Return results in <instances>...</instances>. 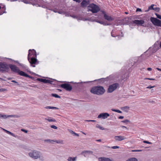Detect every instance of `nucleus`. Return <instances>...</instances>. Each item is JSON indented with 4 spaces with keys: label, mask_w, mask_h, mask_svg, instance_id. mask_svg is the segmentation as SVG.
<instances>
[{
    "label": "nucleus",
    "mask_w": 161,
    "mask_h": 161,
    "mask_svg": "<svg viewBox=\"0 0 161 161\" xmlns=\"http://www.w3.org/2000/svg\"><path fill=\"white\" fill-rule=\"evenodd\" d=\"M36 53L34 49H30L29 50V54L28 56V59L31 65L33 67H35V64L37 62L36 58Z\"/></svg>",
    "instance_id": "nucleus-1"
},
{
    "label": "nucleus",
    "mask_w": 161,
    "mask_h": 161,
    "mask_svg": "<svg viewBox=\"0 0 161 161\" xmlns=\"http://www.w3.org/2000/svg\"><path fill=\"white\" fill-rule=\"evenodd\" d=\"M105 92L103 87L99 86L93 87L91 90L92 93L99 95H103Z\"/></svg>",
    "instance_id": "nucleus-2"
},
{
    "label": "nucleus",
    "mask_w": 161,
    "mask_h": 161,
    "mask_svg": "<svg viewBox=\"0 0 161 161\" xmlns=\"http://www.w3.org/2000/svg\"><path fill=\"white\" fill-rule=\"evenodd\" d=\"M87 8L88 12L91 11L93 13H97L100 10L99 7L93 3L89 4Z\"/></svg>",
    "instance_id": "nucleus-3"
},
{
    "label": "nucleus",
    "mask_w": 161,
    "mask_h": 161,
    "mask_svg": "<svg viewBox=\"0 0 161 161\" xmlns=\"http://www.w3.org/2000/svg\"><path fill=\"white\" fill-rule=\"evenodd\" d=\"M29 156L34 159L39 158L41 160H43V158L41 156V153L39 151L34 150L29 153Z\"/></svg>",
    "instance_id": "nucleus-4"
},
{
    "label": "nucleus",
    "mask_w": 161,
    "mask_h": 161,
    "mask_svg": "<svg viewBox=\"0 0 161 161\" xmlns=\"http://www.w3.org/2000/svg\"><path fill=\"white\" fill-rule=\"evenodd\" d=\"M9 69V66L5 63H0V72L1 73L7 72Z\"/></svg>",
    "instance_id": "nucleus-5"
},
{
    "label": "nucleus",
    "mask_w": 161,
    "mask_h": 161,
    "mask_svg": "<svg viewBox=\"0 0 161 161\" xmlns=\"http://www.w3.org/2000/svg\"><path fill=\"white\" fill-rule=\"evenodd\" d=\"M119 84L118 83H115L109 85L108 86L107 92L108 93H111L115 90L119 86Z\"/></svg>",
    "instance_id": "nucleus-6"
},
{
    "label": "nucleus",
    "mask_w": 161,
    "mask_h": 161,
    "mask_svg": "<svg viewBox=\"0 0 161 161\" xmlns=\"http://www.w3.org/2000/svg\"><path fill=\"white\" fill-rule=\"evenodd\" d=\"M150 20L152 23L155 26L161 27V21L156 18L152 17Z\"/></svg>",
    "instance_id": "nucleus-7"
},
{
    "label": "nucleus",
    "mask_w": 161,
    "mask_h": 161,
    "mask_svg": "<svg viewBox=\"0 0 161 161\" xmlns=\"http://www.w3.org/2000/svg\"><path fill=\"white\" fill-rule=\"evenodd\" d=\"M60 87L65 89L67 91H70L72 89V87L69 84L64 83L60 85Z\"/></svg>",
    "instance_id": "nucleus-8"
},
{
    "label": "nucleus",
    "mask_w": 161,
    "mask_h": 161,
    "mask_svg": "<svg viewBox=\"0 0 161 161\" xmlns=\"http://www.w3.org/2000/svg\"><path fill=\"white\" fill-rule=\"evenodd\" d=\"M109 115V114L107 113H103L100 114L98 115L97 118L104 119L107 118Z\"/></svg>",
    "instance_id": "nucleus-9"
},
{
    "label": "nucleus",
    "mask_w": 161,
    "mask_h": 161,
    "mask_svg": "<svg viewBox=\"0 0 161 161\" xmlns=\"http://www.w3.org/2000/svg\"><path fill=\"white\" fill-rule=\"evenodd\" d=\"M102 12L104 14V19L108 21H111L114 20V19L111 16L107 14L104 11H102Z\"/></svg>",
    "instance_id": "nucleus-10"
},
{
    "label": "nucleus",
    "mask_w": 161,
    "mask_h": 161,
    "mask_svg": "<svg viewBox=\"0 0 161 161\" xmlns=\"http://www.w3.org/2000/svg\"><path fill=\"white\" fill-rule=\"evenodd\" d=\"M9 66L12 71L14 73H18L20 70L15 65L10 64L9 65Z\"/></svg>",
    "instance_id": "nucleus-11"
},
{
    "label": "nucleus",
    "mask_w": 161,
    "mask_h": 161,
    "mask_svg": "<svg viewBox=\"0 0 161 161\" xmlns=\"http://www.w3.org/2000/svg\"><path fill=\"white\" fill-rule=\"evenodd\" d=\"M89 0H83L81 3V6L83 8H85L89 4Z\"/></svg>",
    "instance_id": "nucleus-12"
},
{
    "label": "nucleus",
    "mask_w": 161,
    "mask_h": 161,
    "mask_svg": "<svg viewBox=\"0 0 161 161\" xmlns=\"http://www.w3.org/2000/svg\"><path fill=\"white\" fill-rule=\"evenodd\" d=\"M18 73L19 75L23 76L25 77H29L31 78H32V77L28 75L25 72L22 71H20V70H19Z\"/></svg>",
    "instance_id": "nucleus-13"
},
{
    "label": "nucleus",
    "mask_w": 161,
    "mask_h": 161,
    "mask_svg": "<svg viewBox=\"0 0 161 161\" xmlns=\"http://www.w3.org/2000/svg\"><path fill=\"white\" fill-rule=\"evenodd\" d=\"M133 23L138 25L143 26L142 25L144 24V21L142 20H135L133 21Z\"/></svg>",
    "instance_id": "nucleus-14"
},
{
    "label": "nucleus",
    "mask_w": 161,
    "mask_h": 161,
    "mask_svg": "<svg viewBox=\"0 0 161 161\" xmlns=\"http://www.w3.org/2000/svg\"><path fill=\"white\" fill-rule=\"evenodd\" d=\"M114 139L116 141H121L125 139V138L121 136H116L114 137Z\"/></svg>",
    "instance_id": "nucleus-15"
},
{
    "label": "nucleus",
    "mask_w": 161,
    "mask_h": 161,
    "mask_svg": "<svg viewBox=\"0 0 161 161\" xmlns=\"http://www.w3.org/2000/svg\"><path fill=\"white\" fill-rule=\"evenodd\" d=\"M93 152L91 151H88V150H84L82 151L81 153V154L84 155L85 157L86 156L85 154H84L85 153H86L87 154H92L93 153Z\"/></svg>",
    "instance_id": "nucleus-16"
},
{
    "label": "nucleus",
    "mask_w": 161,
    "mask_h": 161,
    "mask_svg": "<svg viewBox=\"0 0 161 161\" xmlns=\"http://www.w3.org/2000/svg\"><path fill=\"white\" fill-rule=\"evenodd\" d=\"M94 21L101 24L103 25H110V24L106 23L105 22L102 21L95 20Z\"/></svg>",
    "instance_id": "nucleus-17"
},
{
    "label": "nucleus",
    "mask_w": 161,
    "mask_h": 161,
    "mask_svg": "<svg viewBox=\"0 0 161 161\" xmlns=\"http://www.w3.org/2000/svg\"><path fill=\"white\" fill-rule=\"evenodd\" d=\"M99 161H112L109 158L105 157H101L99 158Z\"/></svg>",
    "instance_id": "nucleus-18"
},
{
    "label": "nucleus",
    "mask_w": 161,
    "mask_h": 161,
    "mask_svg": "<svg viewBox=\"0 0 161 161\" xmlns=\"http://www.w3.org/2000/svg\"><path fill=\"white\" fill-rule=\"evenodd\" d=\"M154 6L156 5L153 4H152L150 6L148 7V8L147 10H145V12H147L150 10H153L154 8L153 7V6Z\"/></svg>",
    "instance_id": "nucleus-19"
},
{
    "label": "nucleus",
    "mask_w": 161,
    "mask_h": 161,
    "mask_svg": "<svg viewBox=\"0 0 161 161\" xmlns=\"http://www.w3.org/2000/svg\"><path fill=\"white\" fill-rule=\"evenodd\" d=\"M3 130L5 132H6L7 134H9V135H11L12 136H14V137H16V136L14 134H13V133L11 132L8 131V130H5V129H3Z\"/></svg>",
    "instance_id": "nucleus-20"
},
{
    "label": "nucleus",
    "mask_w": 161,
    "mask_h": 161,
    "mask_svg": "<svg viewBox=\"0 0 161 161\" xmlns=\"http://www.w3.org/2000/svg\"><path fill=\"white\" fill-rule=\"evenodd\" d=\"M153 49L155 52H156L158 49V44L155 43L153 46Z\"/></svg>",
    "instance_id": "nucleus-21"
},
{
    "label": "nucleus",
    "mask_w": 161,
    "mask_h": 161,
    "mask_svg": "<svg viewBox=\"0 0 161 161\" xmlns=\"http://www.w3.org/2000/svg\"><path fill=\"white\" fill-rule=\"evenodd\" d=\"M21 66V67L24 69H25L26 70H27V66H26V65H25L23 64H20V63H18Z\"/></svg>",
    "instance_id": "nucleus-22"
},
{
    "label": "nucleus",
    "mask_w": 161,
    "mask_h": 161,
    "mask_svg": "<svg viewBox=\"0 0 161 161\" xmlns=\"http://www.w3.org/2000/svg\"><path fill=\"white\" fill-rule=\"evenodd\" d=\"M45 108H46L47 109H58V108H57L56 107H51V106H47L45 107Z\"/></svg>",
    "instance_id": "nucleus-23"
},
{
    "label": "nucleus",
    "mask_w": 161,
    "mask_h": 161,
    "mask_svg": "<svg viewBox=\"0 0 161 161\" xmlns=\"http://www.w3.org/2000/svg\"><path fill=\"white\" fill-rule=\"evenodd\" d=\"M70 133L71 134H72L74 136H79L78 134L75 133V132H74L73 131H72V130H70Z\"/></svg>",
    "instance_id": "nucleus-24"
},
{
    "label": "nucleus",
    "mask_w": 161,
    "mask_h": 161,
    "mask_svg": "<svg viewBox=\"0 0 161 161\" xmlns=\"http://www.w3.org/2000/svg\"><path fill=\"white\" fill-rule=\"evenodd\" d=\"M96 127L99 128V129H100V130H104L105 129L104 128H103V127L101 126L100 125L98 124H97L96 125Z\"/></svg>",
    "instance_id": "nucleus-25"
},
{
    "label": "nucleus",
    "mask_w": 161,
    "mask_h": 161,
    "mask_svg": "<svg viewBox=\"0 0 161 161\" xmlns=\"http://www.w3.org/2000/svg\"><path fill=\"white\" fill-rule=\"evenodd\" d=\"M126 161H138L137 159L135 158H131Z\"/></svg>",
    "instance_id": "nucleus-26"
},
{
    "label": "nucleus",
    "mask_w": 161,
    "mask_h": 161,
    "mask_svg": "<svg viewBox=\"0 0 161 161\" xmlns=\"http://www.w3.org/2000/svg\"><path fill=\"white\" fill-rule=\"evenodd\" d=\"M51 95L52 96L56 98H60L61 97L60 96H59L58 95L56 94H53L52 93L51 94Z\"/></svg>",
    "instance_id": "nucleus-27"
},
{
    "label": "nucleus",
    "mask_w": 161,
    "mask_h": 161,
    "mask_svg": "<svg viewBox=\"0 0 161 161\" xmlns=\"http://www.w3.org/2000/svg\"><path fill=\"white\" fill-rule=\"evenodd\" d=\"M49 122H55L56 121V120L54 119H51L50 118H49L47 119H46Z\"/></svg>",
    "instance_id": "nucleus-28"
},
{
    "label": "nucleus",
    "mask_w": 161,
    "mask_h": 161,
    "mask_svg": "<svg viewBox=\"0 0 161 161\" xmlns=\"http://www.w3.org/2000/svg\"><path fill=\"white\" fill-rule=\"evenodd\" d=\"M112 111H114V112H117V113H122V112L119 110H117V109H112Z\"/></svg>",
    "instance_id": "nucleus-29"
},
{
    "label": "nucleus",
    "mask_w": 161,
    "mask_h": 161,
    "mask_svg": "<svg viewBox=\"0 0 161 161\" xmlns=\"http://www.w3.org/2000/svg\"><path fill=\"white\" fill-rule=\"evenodd\" d=\"M8 116L9 117H14V118H18L19 116L15 115H8Z\"/></svg>",
    "instance_id": "nucleus-30"
},
{
    "label": "nucleus",
    "mask_w": 161,
    "mask_h": 161,
    "mask_svg": "<svg viewBox=\"0 0 161 161\" xmlns=\"http://www.w3.org/2000/svg\"><path fill=\"white\" fill-rule=\"evenodd\" d=\"M153 10L157 12H159L160 10V8L159 7L154 8Z\"/></svg>",
    "instance_id": "nucleus-31"
},
{
    "label": "nucleus",
    "mask_w": 161,
    "mask_h": 161,
    "mask_svg": "<svg viewBox=\"0 0 161 161\" xmlns=\"http://www.w3.org/2000/svg\"><path fill=\"white\" fill-rule=\"evenodd\" d=\"M155 14L157 18L159 19H161V15L157 13H155Z\"/></svg>",
    "instance_id": "nucleus-32"
},
{
    "label": "nucleus",
    "mask_w": 161,
    "mask_h": 161,
    "mask_svg": "<svg viewBox=\"0 0 161 161\" xmlns=\"http://www.w3.org/2000/svg\"><path fill=\"white\" fill-rule=\"evenodd\" d=\"M45 141L49 142L50 143H53V142H54V140L48 139V140H45Z\"/></svg>",
    "instance_id": "nucleus-33"
},
{
    "label": "nucleus",
    "mask_w": 161,
    "mask_h": 161,
    "mask_svg": "<svg viewBox=\"0 0 161 161\" xmlns=\"http://www.w3.org/2000/svg\"><path fill=\"white\" fill-rule=\"evenodd\" d=\"M8 117V115H2V118L4 119H6Z\"/></svg>",
    "instance_id": "nucleus-34"
},
{
    "label": "nucleus",
    "mask_w": 161,
    "mask_h": 161,
    "mask_svg": "<svg viewBox=\"0 0 161 161\" xmlns=\"http://www.w3.org/2000/svg\"><path fill=\"white\" fill-rule=\"evenodd\" d=\"M51 127L55 129H57V127L56 126L54 125H51Z\"/></svg>",
    "instance_id": "nucleus-35"
},
{
    "label": "nucleus",
    "mask_w": 161,
    "mask_h": 161,
    "mask_svg": "<svg viewBox=\"0 0 161 161\" xmlns=\"http://www.w3.org/2000/svg\"><path fill=\"white\" fill-rule=\"evenodd\" d=\"M130 122V121L128 119H126L122 121V122L125 123H127V122Z\"/></svg>",
    "instance_id": "nucleus-36"
},
{
    "label": "nucleus",
    "mask_w": 161,
    "mask_h": 161,
    "mask_svg": "<svg viewBox=\"0 0 161 161\" xmlns=\"http://www.w3.org/2000/svg\"><path fill=\"white\" fill-rule=\"evenodd\" d=\"M111 148L112 149H116V148H119V147L117 146H114L113 147H111Z\"/></svg>",
    "instance_id": "nucleus-37"
},
{
    "label": "nucleus",
    "mask_w": 161,
    "mask_h": 161,
    "mask_svg": "<svg viewBox=\"0 0 161 161\" xmlns=\"http://www.w3.org/2000/svg\"><path fill=\"white\" fill-rule=\"evenodd\" d=\"M155 86H151V85H150L148 86L147 87H146V88L151 89L152 88H154V87H155Z\"/></svg>",
    "instance_id": "nucleus-38"
},
{
    "label": "nucleus",
    "mask_w": 161,
    "mask_h": 161,
    "mask_svg": "<svg viewBox=\"0 0 161 161\" xmlns=\"http://www.w3.org/2000/svg\"><path fill=\"white\" fill-rule=\"evenodd\" d=\"M37 80H38V81H41V82H42L43 83L44 79L38 78V79H37Z\"/></svg>",
    "instance_id": "nucleus-39"
},
{
    "label": "nucleus",
    "mask_w": 161,
    "mask_h": 161,
    "mask_svg": "<svg viewBox=\"0 0 161 161\" xmlns=\"http://www.w3.org/2000/svg\"><path fill=\"white\" fill-rule=\"evenodd\" d=\"M129 107H128V106H125L124 107H123V108H122V109L123 110L124 109H126V108H127V109H129Z\"/></svg>",
    "instance_id": "nucleus-40"
},
{
    "label": "nucleus",
    "mask_w": 161,
    "mask_h": 161,
    "mask_svg": "<svg viewBox=\"0 0 161 161\" xmlns=\"http://www.w3.org/2000/svg\"><path fill=\"white\" fill-rule=\"evenodd\" d=\"M53 81H52L47 80V83L52 84Z\"/></svg>",
    "instance_id": "nucleus-41"
},
{
    "label": "nucleus",
    "mask_w": 161,
    "mask_h": 161,
    "mask_svg": "<svg viewBox=\"0 0 161 161\" xmlns=\"http://www.w3.org/2000/svg\"><path fill=\"white\" fill-rule=\"evenodd\" d=\"M54 142H56L58 143H61V141L60 140H55L54 141Z\"/></svg>",
    "instance_id": "nucleus-42"
},
{
    "label": "nucleus",
    "mask_w": 161,
    "mask_h": 161,
    "mask_svg": "<svg viewBox=\"0 0 161 161\" xmlns=\"http://www.w3.org/2000/svg\"><path fill=\"white\" fill-rule=\"evenodd\" d=\"M143 142L145 143H147V144H151V143L150 142H148L147 141H143Z\"/></svg>",
    "instance_id": "nucleus-43"
},
{
    "label": "nucleus",
    "mask_w": 161,
    "mask_h": 161,
    "mask_svg": "<svg viewBox=\"0 0 161 161\" xmlns=\"http://www.w3.org/2000/svg\"><path fill=\"white\" fill-rule=\"evenodd\" d=\"M67 160L69 161H72V158L71 157H69Z\"/></svg>",
    "instance_id": "nucleus-44"
},
{
    "label": "nucleus",
    "mask_w": 161,
    "mask_h": 161,
    "mask_svg": "<svg viewBox=\"0 0 161 161\" xmlns=\"http://www.w3.org/2000/svg\"><path fill=\"white\" fill-rule=\"evenodd\" d=\"M136 12H138V11L139 12H141V11H142V10H141V8H138L136 9Z\"/></svg>",
    "instance_id": "nucleus-45"
},
{
    "label": "nucleus",
    "mask_w": 161,
    "mask_h": 161,
    "mask_svg": "<svg viewBox=\"0 0 161 161\" xmlns=\"http://www.w3.org/2000/svg\"><path fill=\"white\" fill-rule=\"evenodd\" d=\"M86 121H87V122H95L96 120H86Z\"/></svg>",
    "instance_id": "nucleus-46"
},
{
    "label": "nucleus",
    "mask_w": 161,
    "mask_h": 161,
    "mask_svg": "<svg viewBox=\"0 0 161 161\" xmlns=\"http://www.w3.org/2000/svg\"><path fill=\"white\" fill-rule=\"evenodd\" d=\"M11 82H14V83H17V85H19V84L18 83V82H17L15 80H12L11 81Z\"/></svg>",
    "instance_id": "nucleus-47"
},
{
    "label": "nucleus",
    "mask_w": 161,
    "mask_h": 161,
    "mask_svg": "<svg viewBox=\"0 0 161 161\" xmlns=\"http://www.w3.org/2000/svg\"><path fill=\"white\" fill-rule=\"evenodd\" d=\"M6 89H5L4 88H1L0 89V92H3L4 91H5Z\"/></svg>",
    "instance_id": "nucleus-48"
},
{
    "label": "nucleus",
    "mask_w": 161,
    "mask_h": 161,
    "mask_svg": "<svg viewBox=\"0 0 161 161\" xmlns=\"http://www.w3.org/2000/svg\"><path fill=\"white\" fill-rule=\"evenodd\" d=\"M74 1H75L76 2L80 3L81 0H73Z\"/></svg>",
    "instance_id": "nucleus-49"
},
{
    "label": "nucleus",
    "mask_w": 161,
    "mask_h": 161,
    "mask_svg": "<svg viewBox=\"0 0 161 161\" xmlns=\"http://www.w3.org/2000/svg\"><path fill=\"white\" fill-rule=\"evenodd\" d=\"M23 2L25 3H28V2L26 0H23Z\"/></svg>",
    "instance_id": "nucleus-50"
},
{
    "label": "nucleus",
    "mask_w": 161,
    "mask_h": 161,
    "mask_svg": "<svg viewBox=\"0 0 161 161\" xmlns=\"http://www.w3.org/2000/svg\"><path fill=\"white\" fill-rule=\"evenodd\" d=\"M47 80L44 79V80L43 81V83H47Z\"/></svg>",
    "instance_id": "nucleus-51"
},
{
    "label": "nucleus",
    "mask_w": 161,
    "mask_h": 161,
    "mask_svg": "<svg viewBox=\"0 0 161 161\" xmlns=\"http://www.w3.org/2000/svg\"><path fill=\"white\" fill-rule=\"evenodd\" d=\"M22 131L25 132V133H27L28 132V131L27 130H26L24 129H22L21 130Z\"/></svg>",
    "instance_id": "nucleus-52"
},
{
    "label": "nucleus",
    "mask_w": 161,
    "mask_h": 161,
    "mask_svg": "<svg viewBox=\"0 0 161 161\" xmlns=\"http://www.w3.org/2000/svg\"><path fill=\"white\" fill-rule=\"evenodd\" d=\"M124 118V117L123 116H120L119 117V119H123V118Z\"/></svg>",
    "instance_id": "nucleus-53"
},
{
    "label": "nucleus",
    "mask_w": 161,
    "mask_h": 161,
    "mask_svg": "<svg viewBox=\"0 0 161 161\" xmlns=\"http://www.w3.org/2000/svg\"><path fill=\"white\" fill-rule=\"evenodd\" d=\"M76 157L72 158V161H75L76 160Z\"/></svg>",
    "instance_id": "nucleus-54"
},
{
    "label": "nucleus",
    "mask_w": 161,
    "mask_h": 161,
    "mask_svg": "<svg viewBox=\"0 0 161 161\" xmlns=\"http://www.w3.org/2000/svg\"><path fill=\"white\" fill-rule=\"evenodd\" d=\"M121 128H126V129H127V127L125 126H121Z\"/></svg>",
    "instance_id": "nucleus-55"
},
{
    "label": "nucleus",
    "mask_w": 161,
    "mask_h": 161,
    "mask_svg": "<svg viewBox=\"0 0 161 161\" xmlns=\"http://www.w3.org/2000/svg\"><path fill=\"white\" fill-rule=\"evenodd\" d=\"M147 70L148 71H151L152 70V68H148L147 69Z\"/></svg>",
    "instance_id": "nucleus-56"
},
{
    "label": "nucleus",
    "mask_w": 161,
    "mask_h": 161,
    "mask_svg": "<svg viewBox=\"0 0 161 161\" xmlns=\"http://www.w3.org/2000/svg\"><path fill=\"white\" fill-rule=\"evenodd\" d=\"M111 36H112V37H115V36L114 35H113V33H112V32H111Z\"/></svg>",
    "instance_id": "nucleus-57"
},
{
    "label": "nucleus",
    "mask_w": 161,
    "mask_h": 161,
    "mask_svg": "<svg viewBox=\"0 0 161 161\" xmlns=\"http://www.w3.org/2000/svg\"><path fill=\"white\" fill-rule=\"evenodd\" d=\"M96 141L97 142H101V139L97 140Z\"/></svg>",
    "instance_id": "nucleus-58"
},
{
    "label": "nucleus",
    "mask_w": 161,
    "mask_h": 161,
    "mask_svg": "<svg viewBox=\"0 0 161 161\" xmlns=\"http://www.w3.org/2000/svg\"><path fill=\"white\" fill-rule=\"evenodd\" d=\"M156 69L158 70H159V71H161V69H160L159 68H156Z\"/></svg>",
    "instance_id": "nucleus-59"
},
{
    "label": "nucleus",
    "mask_w": 161,
    "mask_h": 161,
    "mask_svg": "<svg viewBox=\"0 0 161 161\" xmlns=\"http://www.w3.org/2000/svg\"><path fill=\"white\" fill-rule=\"evenodd\" d=\"M141 151V150H136V151H136V152H140Z\"/></svg>",
    "instance_id": "nucleus-60"
},
{
    "label": "nucleus",
    "mask_w": 161,
    "mask_h": 161,
    "mask_svg": "<svg viewBox=\"0 0 161 161\" xmlns=\"http://www.w3.org/2000/svg\"><path fill=\"white\" fill-rule=\"evenodd\" d=\"M149 80H155V79H153V78H150Z\"/></svg>",
    "instance_id": "nucleus-61"
},
{
    "label": "nucleus",
    "mask_w": 161,
    "mask_h": 161,
    "mask_svg": "<svg viewBox=\"0 0 161 161\" xmlns=\"http://www.w3.org/2000/svg\"><path fill=\"white\" fill-rule=\"evenodd\" d=\"M58 13L60 14L62 13V11H58Z\"/></svg>",
    "instance_id": "nucleus-62"
},
{
    "label": "nucleus",
    "mask_w": 161,
    "mask_h": 161,
    "mask_svg": "<svg viewBox=\"0 0 161 161\" xmlns=\"http://www.w3.org/2000/svg\"><path fill=\"white\" fill-rule=\"evenodd\" d=\"M151 92H154V90H153V89H152L151 90Z\"/></svg>",
    "instance_id": "nucleus-63"
},
{
    "label": "nucleus",
    "mask_w": 161,
    "mask_h": 161,
    "mask_svg": "<svg viewBox=\"0 0 161 161\" xmlns=\"http://www.w3.org/2000/svg\"><path fill=\"white\" fill-rule=\"evenodd\" d=\"M149 79H150V78H145V80H149Z\"/></svg>",
    "instance_id": "nucleus-64"
}]
</instances>
